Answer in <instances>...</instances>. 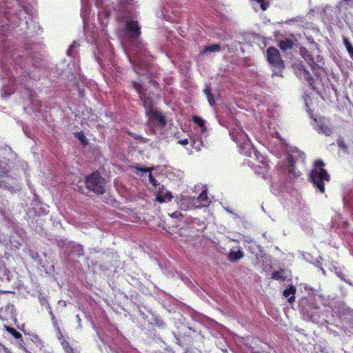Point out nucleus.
<instances>
[{
	"label": "nucleus",
	"mask_w": 353,
	"mask_h": 353,
	"mask_svg": "<svg viewBox=\"0 0 353 353\" xmlns=\"http://www.w3.org/2000/svg\"><path fill=\"white\" fill-rule=\"evenodd\" d=\"M324 162L321 159L316 160L314 162V168L310 171L309 178L314 188L318 189L321 193H324L325 181H330V176L323 167Z\"/></svg>",
	"instance_id": "obj_1"
},
{
	"label": "nucleus",
	"mask_w": 353,
	"mask_h": 353,
	"mask_svg": "<svg viewBox=\"0 0 353 353\" xmlns=\"http://www.w3.org/2000/svg\"><path fill=\"white\" fill-rule=\"evenodd\" d=\"M267 60L269 64L274 68L272 76L282 77L285 63L281 59V54L277 48L270 47L267 49Z\"/></svg>",
	"instance_id": "obj_2"
},
{
	"label": "nucleus",
	"mask_w": 353,
	"mask_h": 353,
	"mask_svg": "<svg viewBox=\"0 0 353 353\" xmlns=\"http://www.w3.org/2000/svg\"><path fill=\"white\" fill-rule=\"evenodd\" d=\"M86 188L97 194L101 195L105 192V180L96 171L85 177Z\"/></svg>",
	"instance_id": "obj_3"
},
{
	"label": "nucleus",
	"mask_w": 353,
	"mask_h": 353,
	"mask_svg": "<svg viewBox=\"0 0 353 353\" xmlns=\"http://www.w3.org/2000/svg\"><path fill=\"white\" fill-rule=\"evenodd\" d=\"M230 135L232 139L241 148H244L250 141L248 135L241 127L230 130Z\"/></svg>",
	"instance_id": "obj_4"
},
{
	"label": "nucleus",
	"mask_w": 353,
	"mask_h": 353,
	"mask_svg": "<svg viewBox=\"0 0 353 353\" xmlns=\"http://www.w3.org/2000/svg\"><path fill=\"white\" fill-rule=\"evenodd\" d=\"M125 30L126 34L132 39H137L141 34V26L137 21H129L126 23Z\"/></svg>",
	"instance_id": "obj_5"
},
{
	"label": "nucleus",
	"mask_w": 353,
	"mask_h": 353,
	"mask_svg": "<svg viewBox=\"0 0 353 353\" xmlns=\"http://www.w3.org/2000/svg\"><path fill=\"white\" fill-rule=\"evenodd\" d=\"M286 161L288 163V171L290 177L296 178L300 176V171L297 170L295 166L296 157L292 154H287Z\"/></svg>",
	"instance_id": "obj_6"
},
{
	"label": "nucleus",
	"mask_w": 353,
	"mask_h": 353,
	"mask_svg": "<svg viewBox=\"0 0 353 353\" xmlns=\"http://www.w3.org/2000/svg\"><path fill=\"white\" fill-rule=\"evenodd\" d=\"M139 99L142 101L147 116H148L154 110H156L154 108V103L152 99H151L149 97H147L146 94L142 95L141 97Z\"/></svg>",
	"instance_id": "obj_7"
},
{
	"label": "nucleus",
	"mask_w": 353,
	"mask_h": 353,
	"mask_svg": "<svg viewBox=\"0 0 353 353\" xmlns=\"http://www.w3.org/2000/svg\"><path fill=\"white\" fill-rule=\"evenodd\" d=\"M148 117H149L150 119H153L157 121V124L161 128L166 125L165 116L157 110L149 114Z\"/></svg>",
	"instance_id": "obj_8"
},
{
	"label": "nucleus",
	"mask_w": 353,
	"mask_h": 353,
	"mask_svg": "<svg viewBox=\"0 0 353 353\" xmlns=\"http://www.w3.org/2000/svg\"><path fill=\"white\" fill-rule=\"evenodd\" d=\"M173 198L172 193L169 191L164 192L163 190H159L157 193L156 199L158 202L162 203L166 201H170Z\"/></svg>",
	"instance_id": "obj_9"
},
{
	"label": "nucleus",
	"mask_w": 353,
	"mask_h": 353,
	"mask_svg": "<svg viewBox=\"0 0 353 353\" xmlns=\"http://www.w3.org/2000/svg\"><path fill=\"white\" fill-rule=\"evenodd\" d=\"M295 293L296 288L293 285H291L290 288L283 290V295L288 298V303H292L295 301Z\"/></svg>",
	"instance_id": "obj_10"
},
{
	"label": "nucleus",
	"mask_w": 353,
	"mask_h": 353,
	"mask_svg": "<svg viewBox=\"0 0 353 353\" xmlns=\"http://www.w3.org/2000/svg\"><path fill=\"white\" fill-rule=\"evenodd\" d=\"M196 201L198 203L197 207H204L207 206L209 203L208 196L207 194V191L203 190L200 194L198 196L196 199Z\"/></svg>",
	"instance_id": "obj_11"
},
{
	"label": "nucleus",
	"mask_w": 353,
	"mask_h": 353,
	"mask_svg": "<svg viewBox=\"0 0 353 353\" xmlns=\"http://www.w3.org/2000/svg\"><path fill=\"white\" fill-rule=\"evenodd\" d=\"M254 154L255 159L263 165L264 169L269 168V161L266 157L262 156V154L256 150H254Z\"/></svg>",
	"instance_id": "obj_12"
},
{
	"label": "nucleus",
	"mask_w": 353,
	"mask_h": 353,
	"mask_svg": "<svg viewBox=\"0 0 353 353\" xmlns=\"http://www.w3.org/2000/svg\"><path fill=\"white\" fill-rule=\"evenodd\" d=\"M317 130L326 135H330L332 133V130L329 125L320 121L317 123Z\"/></svg>",
	"instance_id": "obj_13"
},
{
	"label": "nucleus",
	"mask_w": 353,
	"mask_h": 353,
	"mask_svg": "<svg viewBox=\"0 0 353 353\" xmlns=\"http://www.w3.org/2000/svg\"><path fill=\"white\" fill-rule=\"evenodd\" d=\"M294 42L292 39H286L279 41V46L282 50L292 49L294 46Z\"/></svg>",
	"instance_id": "obj_14"
},
{
	"label": "nucleus",
	"mask_w": 353,
	"mask_h": 353,
	"mask_svg": "<svg viewBox=\"0 0 353 353\" xmlns=\"http://www.w3.org/2000/svg\"><path fill=\"white\" fill-rule=\"evenodd\" d=\"M243 253L241 250L238 251H231L228 254V259L231 262H234L238 260H240L243 257Z\"/></svg>",
	"instance_id": "obj_15"
},
{
	"label": "nucleus",
	"mask_w": 353,
	"mask_h": 353,
	"mask_svg": "<svg viewBox=\"0 0 353 353\" xmlns=\"http://www.w3.org/2000/svg\"><path fill=\"white\" fill-rule=\"evenodd\" d=\"M131 83L132 88L134 89L136 92L139 94V98H141L142 95L146 94L145 92V89L141 83L134 81H132Z\"/></svg>",
	"instance_id": "obj_16"
},
{
	"label": "nucleus",
	"mask_w": 353,
	"mask_h": 353,
	"mask_svg": "<svg viewBox=\"0 0 353 353\" xmlns=\"http://www.w3.org/2000/svg\"><path fill=\"white\" fill-rule=\"evenodd\" d=\"M59 339L61 340V345L65 352V353H68L70 352H72L74 349L70 345L69 342L66 341L65 339H63V336L61 337L60 335L59 336Z\"/></svg>",
	"instance_id": "obj_17"
},
{
	"label": "nucleus",
	"mask_w": 353,
	"mask_h": 353,
	"mask_svg": "<svg viewBox=\"0 0 353 353\" xmlns=\"http://www.w3.org/2000/svg\"><path fill=\"white\" fill-rule=\"evenodd\" d=\"M221 50V46L219 44H212L207 46L204 48L202 53H208L212 52H219Z\"/></svg>",
	"instance_id": "obj_18"
},
{
	"label": "nucleus",
	"mask_w": 353,
	"mask_h": 353,
	"mask_svg": "<svg viewBox=\"0 0 353 353\" xmlns=\"http://www.w3.org/2000/svg\"><path fill=\"white\" fill-rule=\"evenodd\" d=\"M272 279L276 281H285L286 277L284 276V270H281V271H274L272 274Z\"/></svg>",
	"instance_id": "obj_19"
},
{
	"label": "nucleus",
	"mask_w": 353,
	"mask_h": 353,
	"mask_svg": "<svg viewBox=\"0 0 353 353\" xmlns=\"http://www.w3.org/2000/svg\"><path fill=\"white\" fill-rule=\"evenodd\" d=\"M204 93L206 95V97L208 99L209 103L211 105H213L215 103V101L214 99V97L211 92L210 87L209 85H205V88L204 89Z\"/></svg>",
	"instance_id": "obj_20"
},
{
	"label": "nucleus",
	"mask_w": 353,
	"mask_h": 353,
	"mask_svg": "<svg viewBox=\"0 0 353 353\" xmlns=\"http://www.w3.org/2000/svg\"><path fill=\"white\" fill-rule=\"evenodd\" d=\"M343 43L346 48L347 51L349 52L350 57L353 59V46L349 39L346 37L343 39Z\"/></svg>",
	"instance_id": "obj_21"
},
{
	"label": "nucleus",
	"mask_w": 353,
	"mask_h": 353,
	"mask_svg": "<svg viewBox=\"0 0 353 353\" xmlns=\"http://www.w3.org/2000/svg\"><path fill=\"white\" fill-rule=\"evenodd\" d=\"M261 168L259 167V166H257L255 168V172L257 174H261L263 178L265 179H268L270 178V174H269V172H268V169H265V171H261Z\"/></svg>",
	"instance_id": "obj_22"
},
{
	"label": "nucleus",
	"mask_w": 353,
	"mask_h": 353,
	"mask_svg": "<svg viewBox=\"0 0 353 353\" xmlns=\"http://www.w3.org/2000/svg\"><path fill=\"white\" fill-rule=\"evenodd\" d=\"M74 136L76 138H77L80 142L83 144V145H87L88 144V140L83 133V131H81V132H76L74 134Z\"/></svg>",
	"instance_id": "obj_23"
},
{
	"label": "nucleus",
	"mask_w": 353,
	"mask_h": 353,
	"mask_svg": "<svg viewBox=\"0 0 353 353\" xmlns=\"http://www.w3.org/2000/svg\"><path fill=\"white\" fill-rule=\"evenodd\" d=\"M192 121L201 128H205V121L200 117L194 115L192 117Z\"/></svg>",
	"instance_id": "obj_24"
},
{
	"label": "nucleus",
	"mask_w": 353,
	"mask_h": 353,
	"mask_svg": "<svg viewBox=\"0 0 353 353\" xmlns=\"http://www.w3.org/2000/svg\"><path fill=\"white\" fill-rule=\"evenodd\" d=\"M49 314L50 315V317H51V320L52 321V323H53V325L57 328V330H58V332H59V334L60 335L61 337H62V334L61 332V330H60V328L58 326V323H57V321L56 320V318H55V316L54 314V313L52 312V311L51 310H50L49 311Z\"/></svg>",
	"instance_id": "obj_25"
},
{
	"label": "nucleus",
	"mask_w": 353,
	"mask_h": 353,
	"mask_svg": "<svg viewBox=\"0 0 353 353\" xmlns=\"http://www.w3.org/2000/svg\"><path fill=\"white\" fill-rule=\"evenodd\" d=\"M74 251L78 257L82 256L84 254L83 248L81 245H76L74 248Z\"/></svg>",
	"instance_id": "obj_26"
},
{
	"label": "nucleus",
	"mask_w": 353,
	"mask_h": 353,
	"mask_svg": "<svg viewBox=\"0 0 353 353\" xmlns=\"http://www.w3.org/2000/svg\"><path fill=\"white\" fill-rule=\"evenodd\" d=\"M6 330L11 333L15 338H19L21 334L13 327L6 326Z\"/></svg>",
	"instance_id": "obj_27"
},
{
	"label": "nucleus",
	"mask_w": 353,
	"mask_h": 353,
	"mask_svg": "<svg viewBox=\"0 0 353 353\" xmlns=\"http://www.w3.org/2000/svg\"><path fill=\"white\" fill-rule=\"evenodd\" d=\"M134 169L138 170V171H141V172H150V168H147L145 166H140L139 165L137 164L134 166Z\"/></svg>",
	"instance_id": "obj_28"
},
{
	"label": "nucleus",
	"mask_w": 353,
	"mask_h": 353,
	"mask_svg": "<svg viewBox=\"0 0 353 353\" xmlns=\"http://www.w3.org/2000/svg\"><path fill=\"white\" fill-rule=\"evenodd\" d=\"M337 276L342 281H345L346 283H348L350 285H352V283L350 280H347L344 277V274L341 272H337L336 273Z\"/></svg>",
	"instance_id": "obj_29"
},
{
	"label": "nucleus",
	"mask_w": 353,
	"mask_h": 353,
	"mask_svg": "<svg viewBox=\"0 0 353 353\" xmlns=\"http://www.w3.org/2000/svg\"><path fill=\"white\" fill-rule=\"evenodd\" d=\"M149 181L151 183L155 188L157 187L159 184L157 183V181L153 176V175L150 172L149 174Z\"/></svg>",
	"instance_id": "obj_30"
},
{
	"label": "nucleus",
	"mask_w": 353,
	"mask_h": 353,
	"mask_svg": "<svg viewBox=\"0 0 353 353\" xmlns=\"http://www.w3.org/2000/svg\"><path fill=\"white\" fill-rule=\"evenodd\" d=\"M311 68H312V72L316 74V71L319 69V65L316 63H315L314 62H313V63L311 65Z\"/></svg>",
	"instance_id": "obj_31"
},
{
	"label": "nucleus",
	"mask_w": 353,
	"mask_h": 353,
	"mask_svg": "<svg viewBox=\"0 0 353 353\" xmlns=\"http://www.w3.org/2000/svg\"><path fill=\"white\" fill-rule=\"evenodd\" d=\"M178 143L181 144L182 145H188L189 143V140L187 138L183 139H181V140L178 141Z\"/></svg>",
	"instance_id": "obj_32"
},
{
	"label": "nucleus",
	"mask_w": 353,
	"mask_h": 353,
	"mask_svg": "<svg viewBox=\"0 0 353 353\" xmlns=\"http://www.w3.org/2000/svg\"><path fill=\"white\" fill-rule=\"evenodd\" d=\"M78 46H79V43H77V42H75V41H74V42L71 44V46H70V49H69L68 52H69V51H70V50H72V48H77Z\"/></svg>",
	"instance_id": "obj_33"
},
{
	"label": "nucleus",
	"mask_w": 353,
	"mask_h": 353,
	"mask_svg": "<svg viewBox=\"0 0 353 353\" xmlns=\"http://www.w3.org/2000/svg\"><path fill=\"white\" fill-rule=\"evenodd\" d=\"M307 74L310 76L309 78H308V81L310 82V84L312 85V83L314 82V79L313 78L310 76V73L307 72Z\"/></svg>",
	"instance_id": "obj_34"
},
{
	"label": "nucleus",
	"mask_w": 353,
	"mask_h": 353,
	"mask_svg": "<svg viewBox=\"0 0 353 353\" xmlns=\"http://www.w3.org/2000/svg\"><path fill=\"white\" fill-rule=\"evenodd\" d=\"M134 43L137 46H141L142 48H143V44L139 41H136Z\"/></svg>",
	"instance_id": "obj_35"
},
{
	"label": "nucleus",
	"mask_w": 353,
	"mask_h": 353,
	"mask_svg": "<svg viewBox=\"0 0 353 353\" xmlns=\"http://www.w3.org/2000/svg\"><path fill=\"white\" fill-rule=\"evenodd\" d=\"M296 154H297L298 155H299V156H304V155H305V154H304V153H303V152H300V153H299L298 151L296 152Z\"/></svg>",
	"instance_id": "obj_36"
},
{
	"label": "nucleus",
	"mask_w": 353,
	"mask_h": 353,
	"mask_svg": "<svg viewBox=\"0 0 353 353\" xmlns=\"http://www.w3.org/2000/svg\"><path fill=\"white\" fill-rule=\"evenodd\" d=\"M194 143H195V141H193V143H192V146H194Z\"/></svg>",
	"instance_id": "obj_37"
},
{
	"label": "nucleus",
	"mask_w": 353,
	"mask_h": 353,
	"mask_svg": "<svg viewBox=\"0 0 353 353\" xmlns=\"http://www.w3.org/2000/svg\"><path fill=\"white\" fill-rule=\"evenodd\" d=\"M252 353H261V352H254Z\"/></svg>",
	"instance_id": "obj_38"
}]
</instances>
